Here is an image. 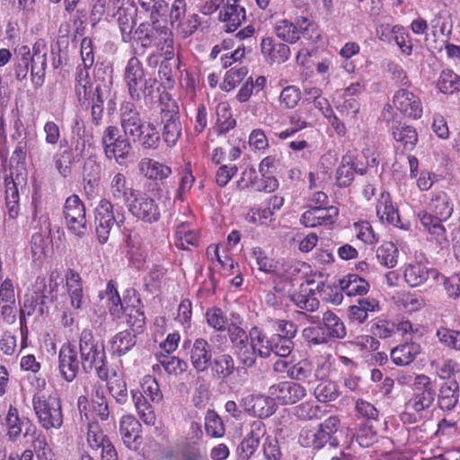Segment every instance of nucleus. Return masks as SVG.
<instances>
[{
  "instance_id": "nucleus-5",
  "label": "nucleus",
  "mask_w": 460,
  "mask_h": 460,
  "mask_svg": "<svg viewBox=\"0 0 460 460\" xmlns=\"http://www.w3.org/2000/svg\"><path fill=\"white\" fill-rule=\"evenodd\" d=\"M275 32L278 38L293 44L301 37L312 44H316L321 38L318 25L306 17H299L296 23L287 20H281L275 26Z\"/></svg>"
},
{
  "instance_id": "nucleus-24",
  "label": "nucleus",
  "mask_w": 460,
  "mask_h": 460,
  "mask_svg": "<svg viewBox=\"0 0 460 460\" xmlns=\"http://www.w3.org/2000/svg\"><path fill=\"white\" fill-rule=\"evenodd\" d=\"M65 278L71 306L75 310H84L88 304V300L87 297L84 296L80 274L72 269H68Z\"/></svg>"
},
{
  "instance_id": "nucleus-36",
  "label": "nucleus",
  "mask_w": 460,
  "mask_h": 460,
  "mask_svg": "<svg viewBox=\"0 0 460 460\" xmlns=\"http://www.w3.org/2000/svg\"><path fill=\"white\" fill-rule=\"evenodd\" d=\"M21 184L19 181V177L16 179L6 178L4 180L5 185V204L8 210V217L12 219H14L18 217L20 211L19 200V188L18 185Z\"/></svg>"
},
{
  "instance_id": "nucleus-44",
  "label": "nucleus",
  "mask_w": 460,
  "mask_h": 460,
  "mask_svg": "<svg viewBox=\"0 0 460 460\" xmlns=\"http://www.w3.org/2000/svg\"><path fill=\"white\" fill-rule=\"evenodd\" d=\"M102 298H107L109 302V310L114 318H119L128 308L123 306L121 298L117 290L116 283L110 280L107 283L106 289L103 294H100Z\"/></svg>"
},
{
  "instance_id": "nucleus-17",
  "label": "nucleus",
  "mask_w": 460,
  "mask_h": 460,
  "mask_svg": "<svg viewBox=\"0 0 460 460\" xmlns=\"http://www.w3.org/2000/svg\"><path fill=\"white\" fill-rule=\"evenodd\" d=\"M241 406L251 416L268 418L276 411L274 398L262 394H248L242 398Z\"/></svg>"
},
{
  "instance_id": "nucleus-18",
  "label": "nucleus",
  "mask_w": 460,
  "mask_h": 460,
  "mask_svg": "<svg viewBox=\"0 0 460 460\" xmlns=\"http://www.w3.org/2000/svg\"><path fill=\"white\" fill-rule=\"evenodd\" d=\"M314 281L306 280L302 283L296 291L289 295L290 300L299 308L307 312H314L319 308L320 302L316 297V291H323V284L317 283L315 287Z\"/></svg>"
},
{
  "instance_id": "nucleus-61",
  "label": "nucleus",
  "mask_w": 460,
  "mask_h": 460,
  "mask_svg": "<svg viewBox=\"0 0 460 460\" xmlns=\"http://www.w3.org/2000/svg\"><path fill=\"white\" fill-rule=\"evenodd\" d=\"M108 382L107 387L111 395L114 398L117 403L124 404L128 401V389L126 382L121 377H116Z\"/></svg>"
},
{
  "instance_id": "nucleus-54",
  "label": "nucleus",
  "mask_w": 460,
  "mask_h": 460,
  "mask_svg": "<svg viewBox=\"0 0 460 460\" xmlns=\"http://www.w3.org/2000/svg\"><path fill=\"white\" fill-rule=\"evenodd\" d=\"M131 393L136 409L142 421L147 425H154L155 422V414L152 405L142 394L134 391Z\"/></svg>"
},
{
  "instance_id": "nucleus-53",
  "label": "nucleus",
  "mask_w": 460,
  "mask_h": 460,
  "mask_svg": "<svg viewBox=\"0 0 460 460\" xmlns=\"http://www.w3.org/2000/svg\"><path fill=\"white\" fill-rule=\"evenodd\" d=\"M52 289L47 285V279L44 276H38L32 284L31 289L28 294H34V297L40 299L41 306H40V314H43L45 305L51 302Z\"/></svg>"
},
{
  "instance_id": "nucleus-50",
  "label": "nucleus",
  "mask_w": 460,
  "mask_h": 460,
  "mask_svg": "<svg viewBox=\"0 0 460 460\" xmlns=\"http://www.w3.org/2000/svg\"><path fill=\"white\" fill-rule=\"evenodd\" d=\"M22 424L23 420L20 418L17 408L10 405L4 422L10 441L15 442L19 438Z\"/></svg>"
},
{
  "instance_id": "nucleus-4",
  "label": "nucleus",
  "mask_w": 460,
  "mask_h": 460,
  "mask_svg": "<svg viewBox=\"0 0 460 460\" xmlns=\"http://www.w3.org/2000/svg\"><path fill=\"white\" fill-rule=\"evenodd\" d=\"M82 368L85 373L95 370L102 381L109 379L107 357L102 341H98L91 329L85 328L80 332L78 340Z\"/></svg>"
},
{
  "instance_id": "nucleus-25",
  "label": "nucleus",
  "mask_w": 460,
  "mask_h": 460,
  "mask_svg": "<svg viewBox=\"0 0 460 460\" xmlns=\"http://www.w3.org/2000/svg\"><path fill=\"white\" fill-rule=\"evenodd\" d=\"M119 119L125 135L129 137L138 135L139 128L145 124L142 122L137 106L131 102H123L120 104Z\"/></svg>"
},
{
  "instance_id": "nucleus-32",
  "label": "nucleus",
  "mask_w": 460,
  "mask_h": 460,
  "mask_svg": "<svg viewBox=\"0 0 460 460\" xmlns=\"http://www.w3.org/2000/svg\"><path fill=\"white\" fill-rule=\"evenodd\" d=\"M376 215L382 222H386L389 225L399 226L400 216L397 208L393 205L391 196L388 192H381L376 207Z\"/></svg>"
},
{
  "instance_id": "nucleus-15",
  "label": "nucleus",
  "mask_w": 460,
  "mask_h": 460,
  "mask_svg": "<svg viewBox=\"0 0 460 460\" xmlns=\"http://www.w3.org/2000/svg\"><path fill=\"white\" fill-rule=\"evenodd\" d=\"M115 221L112 203L107 199H101L94 211L95 231L100 243L103 244L108 241Z\"/></svg>"
},
{
  "instance_id": "nucleus-9",
  "label": "nucleus",
  "mask_w": 460,
  "mask_h": 460,
  "mask_svg": "<svg viewBox=\"0 0 460 460\" xmlns=\"http://www.w3.org/2000/svg\"><path fill=\"white\" fill-rule=\"evenodd\" d=\"M63 217L67 230L78 237H83L87 230L85 206L78 195L66 198L63 207Z\"/></svg>"
},
{
  "instance_id": "nucleus-39",
  "label": "nucleus",
  "mask_w": 460,
  "mask_h": 460,
  "mask_svg": "<svg viewBox=\"0 0 460 460\" xmlns=\"http://www.w3.org/2000/svg\"><path fill=\"white\" fill-rule=\"evenodd\" d=\"M340 288L348 296L366 295L369 290V284L357 274H348L340 280Z\"/></svg>"
},
{
  "instance_id": "nucleus-6",
  "label": "nucleus",
  "mask_w": 460,
  "mask_h": 460,
  "mask_svg": "<svg viewBox=\"0 0 460 460\" xmlns=\"http://www.w3.org/2000/svg\"><path fill=\"white\" fill-rule=\"evenodd\" d=\"M39 423L46 429H58L63 425V413L59 397L55 394H37L32 399Z\"/></svg>"
},
{
  "instance_id": "nucleus-62",
  "label": "nucleus",
  "mask_w": 460,
  "mask_h": 460,
  "mask_svg": "<svg viewBox=\"0 0 460 460\" xmlns=\"http://www.w3.org/2000/svg\"><path fill=\"white\" fill-rule=\"evenodd\" d=\"M205 429L208 435L213 438H221L225 434L224 424L214 411H208L206 414Z\"/></svg>"
},
{
  "instance_id": "nucleus-20",
  "label": "nucleus",
  "mask_w": 460,
  "mask_h": 460,
  "mask_svg": "<svg viewBox=\"0 0 460 460\" xmlns=\"http://www.w3.org/2000/svg\"><path fill=\"white\" fill-rule=\"evenodd\" d=\"M339 216V208L335 206L312 207L305 210L300 222L306 227L328 226L335 223Z\"/></svg>"
},
{
  "instance_id": "nucleus-40",
  "label": "nucleus",
  "mask_w": 460,
  "mask_h": 460,
  "mask_svg": "<svg viewBox=\"0 0 460 460\" xmlns=\"http://www.w3.org/2000/svg\"><path fill=\"white\" fill-rule=\"evenodd\" d=\"M141 425L139 421L131 415H125L119 422V432L124 444L131 448L139 437Z\"/></svg>"
},
{
  "instance_id": "nucleus-43",
  "label": "nucleus",
  "mask_w": 460,
  "mask_h": 460,
  "mask_svg": "<svg viewBox=\"0 0 460 460\" xmlns=\"http://www.w3.org/2000/svg\"><path fill=\"white\" fill-rule=\"evenodd\" d=\"M140 170L150 180L163 181L167 179L172 173L171 167L151 158H146L141 161Z\"/></svg>"
},
{
  "instance_id": "nucleus-59",
  "label": "nucleus",
  "mask_w": 460,
  "mask_h": 460,
  "mask_svg": "<svg viewBox=\"0 0 460 460\" xmlns=\"http://www.w3.org/2000/svg\"><path fill=\"white\" fill-rule=\"evenodd\" d=\"M53 162L56 169L61 176L66 178L71 174L73 154L70 149H65L62 152H57L53 156Z\"/></svg>"
},
{
  "instance_id": "nucleus-58",
  "label": "nucleus",
  "mask_w": 460,
  "mask_h": 460,
  "mask_svg": "<svg viewBox=\"0 0 460 460\" xmlns=\"http://www.w3.org/2000/svg\"><path fill=\"white\" fill-rule=\"evenodd\" d=\"M206 320L209 327L213 328L217 332H223L226 330L228 325V319L222 309L218 307L208 308L206 312Z\"/></svg>"
},
{
  "instance_id": "nucleus-33",
  "label": "nucleus",
  "mask_w": 460,
  "mask_h": 460,
  "mask_svg": "<svg viewBox=\"0 0 460 460\" xmlns=\"http://www.w3.org/2000/svg\"><path fill=\"white\" fill-rule=\"evenodd\" d=\"M420 353V345L416 342H404L391 350V358L397 366H408Z\"/></svg>"
},
{
  "instance_id": "nucleus-63",
  "label": "nucleus",
  "mask_w": 460,
  "mask_h": 460,
  "mask_svg": "<svg viewBox=\"0 0 460 460\" xmlns=\"http://www.w3.org/2000/svg\"><path fill=\"white\" fill-rule=\"evenodd\" d=\"M248 70L246 66L233 67L228 70L221 84L222 90L230 92L246 76Z\"/></svg>"
},
{
  "instance_id": "nucleus-16",
  "label": "nucleus",
  "mask_w": 460,
  "mask_h": 460,
  "mask_svg": "<svg viewBox=\"0 0 460 460\" xmlns=\"http://www.w3.org/2000/svg\"><path fill=\"white\" fill-rule=\"evenodd\" d=\"M130 214L145 223H154L160 218V208L156 201L146 193L139 194L128 202Z\"/></svg>"
},
{
  "instance_id": "nucleus-11",
  "label": "nucleus",
  "mask_w": 460,
  "mask_h": 460,
  "mask_svg": "<svg viewBox=\"0 0 460 460\" xmlns=\"http://www.w3.org/2000/svg\"><path fill=\"white\" fill-rule=\"evenodd\" d=\"M413 395L406 402L405 407L408 411H413L416 413H421L429 409L436 396V390L430 378L425 375H417L414 378Z\"/></svg>"
},
{
  "instance_id": "nucleus-8",
  "label": "nucleus",
  "mask_w": 460,
  "mask_h": 460,
  "mask_svg": "<svg viewBox=\"0 0 460 460\" xmlns=\"http://www.w3.org/2000/svg\"><path fill=\"white\" fill-rule=\"evenodd\" d=\"M124 80L133 100H140L151 95L156 83L155 79L146 77L143 65L137 57L128 59L125 67Z\"/></svg>"
},
{
  "instance_id": "nucleus-46",
  "label": "nucleus",
  "mask_w": 460,
  "mask_h": 460,
  "mask_svg": "<svg viewBox=\"0 0 460 460\" xmlns=\"http://www.w3.org/2000/svg\"><path fill=\"white\" fill-rule=\"evenodd\" d=\"M354 159L349 155L343 156L335 173L337 186L340 188L349 187L354 180Z\"/></svg>"
},
{
  "instance_id": "nucleus-22",
  "label": "nucleus",
  "mask_w": 460,
  "mask_h": 460,
  "mask_svg": "<svg viewBox=\"0 0 460 460\" xmlns=\"http://www.w3.org/2000/svg\"><path fill=\"white\" fill-rule=\"evenodd\" d=\"M190 361L198 373L207 371L212 363V348L207 340L196 339L190 347Z\"/></svg>"
},
{
  "instance_id": "nucleus-55",
  "label": "nucleus",
  "mask_w": 460,
  "mask_h": 460,
  "mask_svg": "<svg viewBox=\"0 0 460 460\" xmlns=\"http://www.w3.org/2000/svg\"><path fill=\"white\" fill-rule=\"evenodd\" d=\"M399 252L392 242L382 243L376 250V258L380 264L386 268H394L398 261Z\"/></svg>"
},
{
  "instance_id": "nucleus-27",
  "label": "nucleus",
  "mask_w": 460,
  "mask_h": 460,
  "mask_svg": "<svg viewBox=\"0 0 460 460\" xmlns=\"http://www.w3.org/2000/svg\"><path fill=\"white\" fill-rule=\"evenodd\" d=\"M434 269L428 268L420 261H411L403 266V279L411 288L423 285L430 275H437Z\"/></svg>"
},
{
  "instance_id": "nucleus-23",
  "label": "nucleus",
  "mask_w": 460,
  "mask_h": 460,
  "mask_svg": "<svg viewBox=\"0 0 460 460\" xmlns=\"http://www.w3.org/2000/svg\"><path fill=\"white\" fill-rule=\"evenodd\" d=\"M245 8L240 4V0H226L220 9L218 19L225 23L226 31L233 32L245 21Z\"/></svg>"
},
{
  "instance_id": "nucleus-26",
  "label": "nucleus",
  "mask_w": 460,
  "mask_h": 460,
  "mask_svg": "<svg viewBox=\"0 0 460 460\" xmlns=\"http://www.w3.org/2000/svg\"><path fill=\"white\" fill-rule=\"evenodd\" d=\"M109 195L115 202L126 203L134 196L132 184L123 172H117L110 175Z\"/></svg>"
},
{
  "instance_id": "nucleus-30",
  "label": "nucleus",
  "mask_w": 460,
  "mask_h": 460,
  "mask_svg": "<svg viewBox=\"0 0 460 460\" xmlns=\"http://www.w3.org/2000/svg\"><path fill=\"white\" fill-rule=\"evenodd\" d=\"M380 310L379 302L373 297H363L349 307L350 322L361 324L368 318V313Z\"/></svg>"
},
{
  "instance_id": "nucleus-42",
  "label": "nucleus",
  "mask_w": 460,
  "mask_h": 460,
  "mask_svg": "<svg viewBox=\"0 0 460 460\" xmlns=\"http://www.w3.org/2000/svg\"><path fill=\"white\" fill-rule=\"evenodd\" d=\"M249 337L259 357L267 358L272 354L271 336L269 337L258 327H252L249 332Z\"/></svg>"
},
{
  "instance_id": "nucleus-48",
  "label": "nucleus",
  "mask_w": 460,
  "mask_h": 460,
  "mask_svg": "<svg viewBox=\"0 0 460 460\" xmlns=\"http://www.w3.org/2000/svg\"><path fill=\"white\" fill-rule=\"evenodd\" d=\"M84 66L78 65L75 74V93L79 101L88 100L92 94V84L90 80V70Z\"/></svg>"
},
{
  "instance_id": "nucleus-28",
  "label": "nucleus",
  "mask_w": 460,
  "mask_h": 460,
  "mask_svg": "<svg viewBox=\"0 0 460 460\" xmlns=\"http://www.w3.org/2000/svg\"><path fill=\"white\" fill-rule=\"evenodd\" d=\"M261 53L269 63L282 64L288 60L291 55L290 48L272 38H265L261 43Z\"/></svg>"
},
{
  "instance_id": "nucleus-47",
  "label": "nucleus",
  "mask_w": 460,
  "mask_h": 460,
  "mask_svg": "<svg viewBox=\"0 0 460 460\" xmlns=\"http://www.w3.org/2000/svg\"><path fill=\"white\" fill-rule=\"evenodd\" d=\"M140 12L150 21L159 22L168 11V4L164 0H137Z\"/></svg>"
},
{
  "instance_id": "nucleus-45",
  "label": "nucleus",
  "mask_w": 460,
  "mask_h": 460,
  "mask_svg": "<svg viewBox=\"0 0 460 460\" xmlns=\"http://www.w3.org/2000/svg\"><path fill=\"white\" fill-rule=\"evenodd\" d=\"M138 135H133L131 137L138 138L144 149L155 150L160 145V134L153 122H147L139 128Z\"/></svg>"
},
{
  "instance_id": "nucleus-7",
  "label": "nucleus",
  "mask_w": 460,
  "mask_h": 460,
  "mask_svg": "<svg viewBox=\"0 0 460 460\" xmlns=\"http://www.w3.org/2000/svg\"><path fill=\"white\" fill-rule=\"evenodd\" d=\"M340 427V419L330 416L321 422L315 430H304L300 434L299 442L305 447L321 449L326 445L336 448L340 444L336 434Z\"/></svg>"
},
{
  "instance_id": "nucleus-21",
  "label": "nucleus",
  "mask_w": 460,
  "mask_h": 460,
  "mask_svg": "<svg viewBox=\"0 0 460 460\" xmlns=\"http://www.w3.org/2000/svg\"><path fill=\"white\" fill-rule=\"evenodd\" d=\"M81 365L75 346L64 344L58 352V369L60 376L66 381L75 379Z\"/></svg>"
},
{
  "instance_id": "nucleus-12",
  "label": "nucleus",
  "mask_w": 460,
  "mask_h": 460,
  "mask_svg": "<svg viewBox=\"0 0 460 460\" xmlns=\"http://www.w3.org/2000/svg\"><path fill=\"white\" fill-rule=\"evenodd\" d=\"M187 0H173L169 10V22L173 29H177L187 38L193 34L199 25V16L191 14L186 22Z\"/></svg>"
},
{
  "instance_id": "nucleus-10",
  "label": "nucleus",
  "mask_w": 460,
  "mask_h": 460,
  "mask_svg": "<svg viewBox=\"0 0 460 460\" xmlns=\"http://www.w3.org/2000/svg\"><path fill=\"white\" fill-rule=\"evenodd\" d=\"M102 145L106 158L114 159L119 165L125 164L132 150L128 139L120 136L119 128L115 126H108L104 129Z\"/></svg>"
},
{
  "instance_id": "nucleus-13",
  "label": "nucleus",
  "mask_w": 460,
  "mask_h": 460,
  "mask_svg": "<svg viewBox=\"0 0 460 460\" xmlns=\"http://www.w3.org/2000/svg\"><path fill=\"white\" fill-rule=\"evenodd\" d=\"M162 137L164 144L172 148L175 146L181 137V122L176 107L162 108L161 112Z\"/></svg>"
},
{
  "instance_id": "nucleus-57",
  "label": "nucleus",
  "mask_w": 460,
  "mask_h": 460,
  "mask_svg": "<svg viewBox=\"0 0 460 460\" xmlns=\"http://www.w3.org/2000/svg\"><path fill=\"white\" fill-rule=\"evenodd\" d=\"M212 369L218 377L227 378L234 371V358L228 354H222L214 359Z\"/></svg>"
},
{
  "instance_id": "nucleus-3",
  "label": "nucleus",
  "mask_w": 460,
  "mask_h": 460,
  "mask_svg": "<svg viewBox=\"0 0 460 460\" xmlns=\"http://www.w3.org/2000/svg\"><path fill=\"white\" fill-rule=\"evenodd\" d=\"M135 53L139 50L144 54L146 49L155 48L156 51L164 55L159 72L168 66V63L174 57L173 35L166 25H161L159 22L148 21L140 22L135 28L132 41Z\"/></svg>"
},
{
  "instance_id": "nucleus-41",
  "label": "nucleus",
  "mask_w": 460,
  "mask_h": 460,
  "mask_svg": "<svg viewBox=\"0 0 460 460\" xmlns=\"http://www.w3.org/2000/svg\"><path fill=\"white\" fill-rule=\"evenodd\" d=\"M137 343L136 335L131 331L125 330L115 334L110 341L112 355L119 357L128 353Z\"/></svg>"
},
{
  "instance_id": "nucleus-51",
  "label": "nucleus",
  "mask_w": 460,
  "mask_h": 460,
  "mask_svg": "<svg viewBox=\"0 0 460 460\" xmlns=\"http://www.w3.org/2000/svg\"><path fill=\"white\" fill-rule=\"evenodd\" d=\"M438 89L445 94H453L460 91V75L453 70H443L437 82Z\"/></svg>"
},
{
  "instance_id": "nucleus-34",
  "label": "nucleus",
  "mask_w": 460,
  "mask_h": 460,
  "mask_svg": "<svg viewBox=\"0 0 460 460\" xmlns=\"http://www.w3.org/2000/svg\"><path fill=\"white\" fill-rule=\"evenodd\" d=\"M40 306H41L40 299L34 297V294L26 293L24 296L23 306L21 309L20 315V330L22 336V347L24 348L26 346V341L28 338V327L26 323V316H31L36 311L40 313Z\"/></svg>"
},
{
  "instance_id": "nucleus-29",
  "label": "nucleus",
  "mask_w": 460,
  "mask_h": 460,
  "mask_svg": "<svg viewBox=\"0 0 460 460\" xmlns=\"http://www.w3.org/2000/svg\"><path fill=\"white\" fill-rule=\"evenodd\" d=\"M91 402L93 412L102 420H108L110 417L114 420L113 408L109 404L105 386L102 383L93 385L91 394Z\"/></svg>"
},
{
  "instance_id": "nucleus-52",
  "label": "nucleus",
  "mask_w": 460,
  "mask_h": 460,
  "mask_svg": "<svg viewBox=\"0 0 460 460\" xmlns=\"http://www.w3.org/2000/svg\"><path fill=\"white\" fill-rule=\"evenodd\" d=\"M393 137L404 149L412 150L418 141L416 129L411 126H399L393 128Z\"/></svg>"
},
{
  "instance_id": "nucleus-64",
  "label": "nucleus",
  "mask_w": 460,
  "mask_h": 460,
  "mask_svg": "<svg viewBox=\"0 0 460 460\" xmlns=\"http://www.w3.org/2000/svg\"><path fill=\"white\" fill-rule=\"evenodd\" d=\"M356 236L366 244H374L378 242L372 226L367 221H359L353 226Z\"/></svg>"
},
{
  "instance_id": "nucleus-2",
  "label": "nucleus",
  "mask_w": 460,
  "mask_h": 460,
  "mask_svg": "<svg viewBox=\"0 0 460 460\" xmlns=\"http://www.w3.org/2000/svg\"><path fill=\"white\" fill-rule=\"evenodd\" d=\"M453 212L451 197L444 190H435L430 193L426 209H420L416 216L429 239L442 245L447 242V230L442 223L447 221Z\"/></svg>"
},
{
  "instance_id": "nucleus-60",
  "label": "nucleus",
  "mask_w": 460,
  "mask_h": 460,
  "mask_svg": "<svg viewBox=\"0 0 460 460\" xmlns=\"http://www.w3.org/2000/svg\"><path fill=\"white\" fill-rule=\"evenodd\" d=\"M251 254L261 271L273 273L277 270V262L270 258L261 247L252 248Z\"/></svg>"
},
{
  "instance_id": "nucleus-31",
  "label": "nucleus",
  "mask_w": 460,
  "mask_h": 460,
  "mask_svg": "<svg viewBox=\"0 0 460 460\" xmlns=\"http://www.w3.org/2000/svg\"><path fill=\"white\" fill-rule=\"evenodd\" d=\"M117 15V22L124 43H130L133 39L136 18L135 11L131 7L119 6L115 12Z\"/></svg>"
},
{
  "instance_id": "nucleus-37",
  "label": "nucleus",
  "mask_w": 460,
  "mask_h": 460,
  "mask_svg": "<svg viewBox=\"0 0 460 460\" xmlns=\"http://www.w3.org/2000/svg\"><path fill=\"white\" fill-rule=\"evenodd\" d=\"M459 400V385L454 380L444 383L438 397L439 407L444 411H451Z\"/></svg>"
},
{
  "instance_id": "nucleus-35",
  "label": "nucleus",
  "mask_w": 460,
  "mask_h": 460,
  "mask_svg": "<svg viewBox=\"0 0 460 460\" xmlns=\"http://www.w3.org/2000/svg\"><path fill=\"white\" fill-rule=\"evenodd\" d=\"M322 328L330 341L343 339L346 336V328L340 317L332 311H326L322 318Z\"/></svg>"
},
{
  "instance_id": "nucleus-56",
  "label": "nucleus",
  "mask_w": 460,
  "mask_h": 460,
  "mask_svg": "<svg viewBox=\"0 0 460 460\" xmlns=\"http://www.w3.org/2000/svg\"><path fill=\"white\" fill-rule=\"evenodd\" d=\"M339 395V386L335 382L323 381L314 389V396L321 402L335 401Z\"/></svg>"
},
{
  "instance_id": "nucleus-14",
  "label": "nucleus",
  "mask_w": 460,
  "mask_h": 460,
  "mask_svg": "<svg viewBox=\"0 0 460 460\" xmlns=\"http://www.w3.org/2000/svg\"><path fill=\"white\" fill-rule=\"evenodd\" d=\"M393 103L406 118L418 119L422 116L423 105L420 98L406 87H401L394 93Z\"/></svg>"
},
{
  "instance_id": "nucleus-1",
  "label": "nucleus",
  "mask_w": 460,
  "mask_h": 460,
  "mask_svg": "<svg viewBox=\"0 0 460 460\" xmlns=\"http://www.w3.org/2000/svg\"><path fill=\"white\" fill-rule=\"evenodd\" d=\"M13 73L19 82L26 80L30 72L32 85L38 89L45 83L48 66V44L44 39H38L31 49L22 45L14 50Z\"/></svg>"
},
{
  "instance_id": "nucleus-19",
  "label": "nucleus",
  "mask_w": 460,
  "mask_h": 460,
  "mask_svg": "<svg viewBox=\"0 0 460 460\" xmlns=\"http://www.w3.org/2000/svg\"><path fill=\"white\" fill-rule=\"evenodd\" d=\"M270 394L281 405L294 404L306 395L305 388L292 381H283L270 387Z\"/></svg>"
},
{
  "instance_id": "nucleus-49",
  "label": "nucleus",
  "mask_w": 460,
  "mask_h": 460,
  "mask_svg": "<svg viewBox=\"0 0 460 460\" xmlns=\"http://www.w3.org/2000/svg\"><path fill=\"white\" fill-rule=\"evenodd\" d=\"M218 133L226 134L236 126V120L233 118L232 108L227 102H221L216 108Z\"/></svg>"
},
{
  "instance_id": "nucleus-38",
  "label": "nucleus",
  "mask_w": 460,
  "mask_h": 460,
  "mask_svg": "<svg viewBox=\"0 0 460 460\" xmlns=\"http://www.w3.org/2000/svg\"><path fill=\"white\" fill-rule=\"evenodd\" d=\"M199 235L187 222H182L176 226L174 244L181 250H188L189 246L199 244Z\"/></svg>"
}]
</instances>
